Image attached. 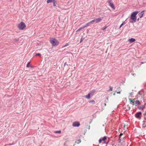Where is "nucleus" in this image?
<instances>
[{"instance_id":"obj_36","label":"nucleus","mask_w":146,"mask_h":146,"mask_svg":"<svg viewBox=\"0 0 146 146\" xmlns=\"http://www.w3.org/2000/svg\"><path fill=\"white\" fill-rule=\"evenodd\" d=\"M125 126H125V125H124V127H125Z\"/></svg>"},{"instance_id":"obj_37","label":"nucleus","mask_w":146,"mask_h":146,"mask_svg":"<svg viewBox=\"0 0 146 146\" xmlns=\"http://www.w3.org/2000/svg\"><path fill=\"white\" fill-rule=\"evenodd\" d=\"M66 63H65L64 64V66H65V65H66Z\"/></svg>"},{"instance_id":"obj_7","label":"nucleus","mask_w":146,"mask_h":146,"mask_svg":"<svg viewBox=\"0 0 146 146\" xmlns=\"http://www.w3.org/2000/svg\"><path fill=\"white\" fill-rule=\"evenodd\" d=\"M108 3L109 4V5L113 9H115V7L111 0H109Z\"/></svg>"},{"instance_id":"obj_9","label":"nucleus","mask_w":146,"mask_h":146,"mask_svg":"<svg viewBox=\"0 0 146 146\" xmlns=\"http://www.w3.org/2000/svg\"><path fill=\"white\" fill-rule=\"evenodd\" d=\"M145 11V10H143V11L141 12L138 15L140 18H142L144 15V12Z\"/></svg>"},{"instance_id":"obj_21","label":"nucleus","mask_w":146,"mask_h":146,"mask_svg":"<svg viewBox=\"0 0 146 146\" xmlns=\"http://www.w3.org/2000/svg\"><path fill=\"white\" fill-rule=\"evenodd\" d=\"M41 56V54H40V53H36V54L35 55V56Z\"/></svg>"},{"instance_id":"obj_4","label":"nucleus","mask_w":146,"mask_h":146,"mask_svg":"<svg viewBox=\"0 0 146 146\" xmlns=\"http://www.w3.org/2000/svg\"><path fill=\"white\" fill-rule=\"evenodd\" d=\"M26 27V25L24 23L22 22L19 25L18 28L20 30H23Z\"/></svg>"},{"instance_id":"obj_39","label":"nucleus","mask_w":146,"mask_h":146,"mask_svg":"<svg viewBox=\"0 0 146 146\" xmlns=\"http://www.w3.org/2000/svg\"><path fill=\"white\" fill-rule=\"evenodd\" d=\"M139 19L138 18V19H137V20H139Z\"/></svg>"},{"instance_id":"obj_24","label":"nucleus","mask_w":146,"mask_h":146,"mask_svg":"<svg viewBox=\"0 0 146 146\" xmlns=\"http://www.w3.org/2000/svg\"><path fill=\"white\" fill-rule=\"evenodd\" d=\"M89 103H92L94 104L95 103V101L94 100H91L89 102Z\"/></svg>"},{"instance_id":"obj_13","label":"nucleus","mask_w":146,"mask_h":146,"mask_svg":"<svg viewBox=\"0 0 146 146\" xmlns=\"http://www.w3.org/2000/svg\"><path fill=\"white\" fill-rule=\"evenodd\" d=\"M84 97L88 99H89L90 98V95L88 93L87 95L85 96H84Z\"/></svg>"},{"instance_id":"obj_23","label":"nucleus","mask_w":146,"mask_h":146,"mask_svg":"<svg viewBox=\"0 0 146 146\" xmlns=\"http://www.w3.org/2000/svg\"><path fill=\"white\" fill-rule=\"evenodd\" d=\"M30 62H29L28 63L27 65V67H29L30 66Z\"/></svg>"},{"instance_id":"obj_6","label":"nucleus","mask_w":146,"mask_h":146,"mask_svg":"<svg viewBox=\"0 0 146 146\" xmlns=\"http://www.w3.org/2000/svg\"><path fill=\"white\" fill-rule=\"evenodd\" d=\"M102 20V19L101 17H99L96 19H95L91 21V22L93 23L94 22H95L96 23H98L99 22H100Z\"/></svg>"},{"instance_id":"obj_19","label":"nucleus","mask_w":146,"mask_h":146,"mask_svg":"<svg viewBox=\"0 0 146 146\" xmlns=\"http://www.w3.org/2000/svg\"><path fill=\"white\" fill-rule=\"evenodd\" d=\"M19 38H15L13 40L15 42H17L19 41Z\"/></svg>"},{"instance_id":"obj_12","label":"nucleus","mask_w":146,"mask_h":146,"mask_svg":"<svg viewBox=\"0 0 146 146\" xmlns=\"http://www.w3.org/2000/svg\"><path fill=\"white\" fill-rule=\"evenodd\" d=\"M94 90H92L90 91L89 93V94H90V96H92L94 95Z\"/></svg>"},{"instance_id":"obj_38","label":"nucleus","mask_w":146,"mask_h":146,"mask_svg":"<svg viewBox=\"0 0 146 146\" xmlns=\"http://www.w3.org/2000/svg\"><path fill=\"white\" fill-rule=\"evenodd\" d=\"M104 105H105V106H106V104H105V103L104 104Z\"/></svg>"},{"instance_id":"obj_35","label":"nucleus","mask_w":146,"mask_h":146,"mask_svg":"<svg viewBox=\"0 0 146 146\" xmlns=\"http://www.w3.org/2000/svg\"><path fill=\"white\" fill-rule=\"evenodd\" d=\"M31 68H33V67L32 66H30Z\"/></svg>"},{"instance_id":"obj_28","label":"nucleus","mask_w":146,"mask_h":146,"mask_svg":"<svg viewBox=\"0 0 146 146\" xmlns=\"http://www.w3.org/2000/svg\"><path fill=\"white\" fill-rule=\"evenodd\" d=\"M102 139H99V143H100L102 141Z\"/></svg>"},{"instance_id":"obj_30","label":"nucleus","mask_w":146,"mask_h":146,"mask_svg":"<svg viewBox=\"0 0 146 146\" xmlns=\"http://www.w3.org/2000/svg\"><path fill=\"white\" fill-rule=\"evenodd\" d=\"M137 99L136 98L133 99L132 100H133V101H134L136 100V99Z\"/></svg>"},{"instance_id":"obj_20","label":"nucleus","mask_w":146,"mask_h":146,"mask_svg":"<svg viewBox=\"0 0 146 146\" xmlns=\"http://www.w3.org/2000/svg\"><path fill=\"white\" fill-rule=\"evenodd\" d=\"M107 139V137L106 136L104 137L102 139V141H104Z\"/></svg>"},{"instance_id":"obj_3","label":"nucleus","mask_w":146,"mask_h":146,"mask_svg":"<svg viewBox=\"0 0 146 146\" xmlns=\"http://www.w3.org/2000/svg\"><path fill=\"white\" fill-rule=\"evenodd\" d=\"M144 96V92L143 90L138 92V94L137 95L136 97L137 99H141Z\"/></svg>"},{"instance_id":"obj_8","label":"nucleus","mask_w":146,"mask_h":146,"mask_svg":"<svg viewBox=\"0 0 146 146\" xmlns=\"http://www.w3.org/2000/svg\"><path fill=\"white\" fill-rule=\"evenodd\" d=\"M80 125V123L79 122H75L73 123L72 125L74 127H78Z\"/></svg>"},{"instance_id":"obj_29","label":"nucleus","mask_w":146,"mask_h":146,"mask_svg":"<svg viewBox=\"0 0 146 146\" xmlns=\"http://www.w3.org/2000/svg\"><path fill=\"white\" fill-rule=\"evenodd\" d=\"M125 24V23H123L122 24H121L120 26V28L123 25Z\"/></svg>"},{"instance_id":"obj_31","label":"nucleus","mask_w":146,"mask_h":146,"mask_svg":"<svg viewBox=\"0 0 146 146\" xmlns=\"http://www.w3.org/2000/svg\"><path fill=\"white\" fill-rule=\"evenodd\" d=\"M82 41H83L82 39H81L80 40V43H81Z\"/></svg>"},{"instance_id":"obj_27","label":"nucleus","mask_w":146,"mask_h":146,"mask_svg":"<svg viewBox=\"0 0 146 146\" xmlns=\"http://www.w3.org/2000/svg\"><path fill=\"white\" fill-rule=\"evenodd\" d=\"M110 90H108V91H112V90H113V89H112V87L110 86Z\"/></svg>"},{"instance_id":"obj_22","label":"nucleus","mask_w":146,"mask_h":146,"mask_svg":"<svg viewBox=\"0 0 146 146\" xmlns=\"http://www.w3.org/2000/svg\"><path fill=\"white\" fill-rule=\"evenodd\" d=\"M81 142V140L79 139L78 141H77V144H79V143H80Z\"/></svg>"},{"instance_id":"obj_16","label":"nucleus","mask_w":146,"mask_h":146,"mask_svg":"<svg viewBox=\"0 0 146 146\" xmlns=\"http://www.w3.org/2000/svg\"><path fill=\"white\" fill-rule=\"evenodd\" d=\"M54 133H61V131L59 130V131H54Z\"/></svg>"},{"instance_id":"obj_18","label":"nucleus","mask_w":146,"mask_h":146,"mask_svg":"<svg viewBox=\"0 0 146 146\" xmlns=\"http://www.w3.org/2000/svg\"><path fill=\"white\" fill-rule=\"evenodd\" d=\"M142 126L143 127H146V123L144 122V123L142 124Z\"/></svg>"},{"instance_id":"obj_10","label":"nucleus","mask_w":146,"mask_h":146,"mask_svg":"<svg viewBox=\"0 0 146 146\" xmlns=\"http://www.w3.org/2000/svg\"><path fill=\"white\" fill-rule=\"evenodd\" d=\"M128 41L130 43H131L133 42H134L135 41V40L134 38H131L129 39Z\"/></svg>"},{"instance_id":"obj_1","label":"nucleus","mask_w":146,"mask_h":146,"mask_svg":"<svg viewBox=\"0 0 146 146\" xmlns=\"http://www.w3.org/2000/svg\"><path fill=\"white\" fill-rule=\"evenodd\" d=\"M138 13L139 12L137 11H135L132 13L129 20V22L130 23H133L136 22L137 19L136 16Z\"/></svg>"},{"instance_id":"obj_14","label":"nucleus","mask_w":146,"mask_h":146,"mask_svg":"<svg viewBox=\"0 0 146 146\" xmlns=\"http://www.w3.org/2000/svg\"><path fill=\"white\" fill-rule=\"evenodd\" d=\"M92 22H91V21L88 23H86L85 25L84 26H83V28H85V27H86L88 26L89 25V24L91 23H92Z\"/></svg>"},{"instance_id":"obj_33","label":"nucleus","mask_w":146,"mask_h":146,"mask_svg":"<svg viewBox=\"0 0 146 146\" xmlns=\"http://www.w3.org/2000/svg\"><path fill=\"white\" fill-rule=\"evenodd\" d=\"M117 94H120V92H117Z\"/></svg>"},{"instance_id":"obj_32","label":"nucleus","mask_w":146,"mask_h":146,"mask_svg":"<svg viewBox=\"0 0 146 146\" xmlns=\"http://www.w3.org/2000/svg\"><path fill=\"white\" fill-rule=\"evenodd\" d=\"M123 133H120V135H119L120 137L122 135H123Z\"/></svg>"},{"instance_id":"obj_17","label":"nucleus","mask_w":146,"mask_h":146,"mask_svg":"<svg viewBox=\"0 0 146 146\" xmlns=\"http://www.w3.org/2000/svg\"><path fill=\"white\" fill-rule=\"evenodd\" d=\"M52 2H53V6L54 7L56 6V2L54 0V1H53Z\"/></svg>"},{"instance_id":"obj_26","label":"nucleus","mask_w":146,"mask_h":146,"mask_svg":"<svg viewBox=\"0 0 146 146\" xmlns=\"http://www.w3.org/2000/svg\"><path fill=\"white\" fill-rule=\"evenodd\" d=\"M68 45H69V44H68V43H66V44L64 46H63L62 47V48H63V47H66V46H68Z\"/></svg>"},{"instance_id":"obj_2","label":"nucleus","mask_w":146,"mask_h":146,"mask_svg":"<svg viewBox=\"0 0 146 146\" xmlns=\"http://www.w3.org/2000/svg\"><path fill=\"white\" fill-rule=\"evenodd\" d=\"M50 43L53 46H56L59 44V42L56 39L52 38H50Z\"/></svg>"},{"instance_id":"obj_15","label":"nucleus","mask_w":146,"mask_h":146,"mask_svg":"<svg viewBox=\"0 0 146 146\" xmlns=\"http://www.w3.org/2000/svg\"><path fill=\"white\" fill-rule=\"evenodd\" d=\"M54 1V0H47V3H48L52 2L53 1Z\"/></svg>"},{"instance_id":"obj_34","label":"nucleus","mask_w":146,"mask_h":146,"mask_svg":"<svg viewBox=\"0 0 146 146\" xmlns=\"http://www.w3.org/2000/svg\"><path fill=\"white\" fill-rule=\"evenodd\" d=\"M106 28H107V27H106L105 28H104L103 29V30H105L106 29Z\"/></svg>"},{"instance_id":"obj_5","label":"nucleus","mask_w":146,"mask_h":146,"mask_svg":"<svg viewBox=\"0 0 146 146\" xmlns=\"http://www.w3.org/2000/svg\"><path fill=\"white\" fill-rule=\"evenodd\" d=\"M129 100L131 103H132V105H133L135 104H138L140 103V101L138 100H136L135 102L133 101V100L129 98Z\"/></svg>"},{"instance_id":"obj_25","label":"nucleus","mask_w":146,"mask_h":146,"mask_svg":"<svg viewBox=\"0 0 146 146\" xmlns=\"http://www.w3.org/2000/svg\"><path fill=\"white\" fill-rule=\"evenodd\" d=\"M84 28H83V27H81V28H79L78 30H77V31H80V30H81L82 29H84Z\"/></svg>"},{"instance_id":"obj_11","label":"nucleus","mask_w":146,"mask_h":146,"mask_svg":"<svg viewBox=\"0 0 146 146\" xmlns=\"http://www.w3.org/2000/svg\"><path fill=\"white\" fill-rule=\"evenodd\" d=\"M141 114V112H139L135 114V116L137 118H139L140 117V115Z\"/></svg>"}]
</instances>
